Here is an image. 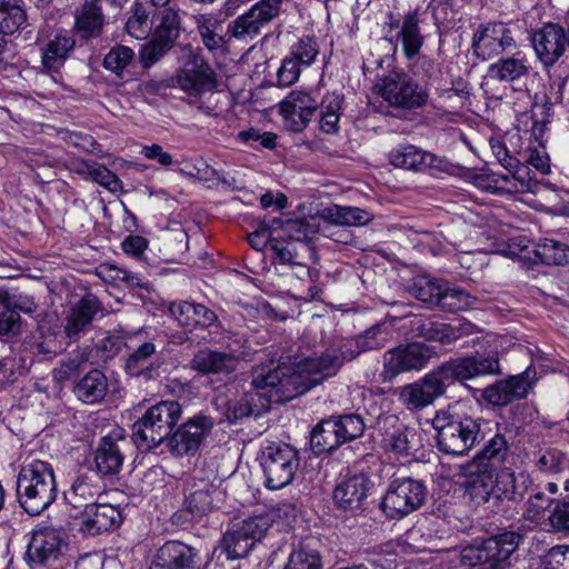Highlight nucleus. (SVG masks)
<instances>
[{
    "label": "nucleus",
    "instance_id": "nucleus-27",
    "mask_svg": "<svg viewBox=\"0 0 569 569\" xmlns=\"http://www.w3.org/2000/svg\"><path fill=\"white\" fill-rule=\"evenodd\" d=\"M163 361L157 356V347L147 341L136 348L124 363V371L132 378H139L143 382L154 381L160 378V368Z\"/></svg>",
    "mask_w": 569,
    "mask_h": 569
},
{
    "label": "nucleus",
    "instance_id": "nucleus-14",
    "mask_svg": "<svg viewBox=\"0 0 569 569\" xmlns=\"http://www.w3.org/2000/svg\"><path fill=\"white\" fill-rule=\"evenodd\" d=\"M379 93L389 106L413 110L427 104L429 93L410 74L391 72L381 79Z\"/></svg>",
    "mask_w": 569,
    "mask_h": 569
},
{
    "label": "nucleus",
    "instance_id": "nucleus-20",
    "mask_svg": "<svg viewBox=\"0 0 569 569\" xmlns=\"http://www.w3.org/2000/svg\"><path fill=\"white\" fill-rule=\"evenodd\" d=\"M200 551L180 540L166 541L152 557L149 569H200Z\"/></svg>",
    "mask_w": 569,
    "mask_h": 569
},
{
    "label": "nucleus",
    "instance_id": "nucleus-21",
    "mask_svg": "<svg viewBox=\"0 0 569 569\" xmlns=\"http://www.w3.org/2000/svg\"><path fill=\"white\" fill-rule=\"evenodd\" d=\"M280 113L286 126L293 132H301L319 108L317 97L307 91H291L280 102Z\"/></svg>",
    "mask_w": 569,
    "mask_h": 569
},
{
    "label": "nucleus",
    "instance_id": "nucleus-40",
    "mask_svg": "<svg viewBox=\"0 0 569 569\" xmlns=\"http://www.w3.org/2000/svg\"><path fill=\"white\" fill-rule=\"evenodd\" d=\"M489 76L492 79L512 82L525 77L529 72V66L526 57L517 52L508 58H501L489 67Z\"/></svg>",
    "mask_w": 569,
    "mask_h": 569
},
{
    "label": "nucleus",
    "instance_id": "nucleus-38",
    "mask_svg": "<svg viewBox=\"0 0 569 569\" xmlns=\"http://www.w3.org/2000/svg\"><path fill=\"white\" fill-rule=\"evenodd\" d=\"M552 102L547 96H543L542 103L539 106L540 109V118L537 117V113L533 109L529 112H523L517 119L518 128L523 130L525 133H529V140L533 139L535 142H539L541 144L542 138L546 134L547 126L550 122V118L552 117ZM535 108H538V104H535Z\"/></svg>",
    "mask_w": 569,
    "mask_h": 569
},
{
    "label": "nucleus",
    "instance_id": "nucleus-59",
    "mask_svg": "<svg viewBox=\"0 0 569 569\" xmlns=\"http://www.w3.org/2000/svg\"><path fill=\"white\" fill-rule=\"evenodd\" d=\"M171 49L152 38L141 46L139 50V60L144 69L151 68L160 61Z\"/></svg>",
    "mask_w": 569,
    "mask_h": 569
},
{
    "label": "nucleus",
    "instance_id": "nucleus-11",
    "mask_svg": "<svg viewBox=\"0 0 569 569\" xmlns=\"http://www.w3.org/2000/svg\"><path fill=\"white\" fill-rule=\"evenodd\" d=\"M377 430L381 436V447L398 459L410 461L423 447L420 431L395 415L378 417Z\"/></svg>",
    "mask_w": 569,
    "mask_h": 569
},
{
    "label": "nucleus",
    "instance_id": "nucleus-3",
    "mask_svg": "<svg viewBox=\"0 0 569 569\" xmlns=\"http://www.w3.org/2000/svg\"><path fill=\"white\" fill-rule=\"evenodd\" d=\"M499 356L495 351L475 352L450 358L419 380L398 389V399L408 410L423 409L443 396L455 382L501 375Z\"/></svg>",
    "mask_w": 569,
    "mask_h": 569
},
{
    "label": "nucleus",
    "instance_id": "nucleus-39",
    "mask_svg": "<svg viewBox=\"0 0 569 569\" xmlns=\"http://www.w3.org/2000/svg\"><path fill=\"white\" fill-rule=\"evenodd\" d=\"M266 26L261 18L250 8L228 23L227 36L228 39L248 43L260 36L262 28Z\"/></svg>",
    "mask_w": 569,
    "mask_h": 569
},
{
    "label": "nucleus",
    "instance_id": "nucleus-52",
    "mask_svg": "<svg viewBox=\"0 0 569 569\" xmlns=\"http://www.w3.org/2000/svg\"><path fill=\"white\" fill-rule=\"evenodd\" d=\"M331 419L336 425L342 445L360 438L365 432L366 423L363 418L358 413L332 416Z\"/></svg>",
    "mask_w": 569,
    "mask_h": 569
},
{
    "label": "nucleus",
    "instance_id": "nucleus-10",
    "mask_svg": "<svg viewBox=\"0 0 569 569\" xmlns=\"http://www.w3.org/2000/svg\"><path fill=\"white\" fill-rule=\"evenodd\" d=\"M300 465L296 448L283 442H271L261 449L260 466L264 476V486L279 490L290 485Z\"/></svg>",
    "mask_w": 569,
    "mask_h": 569
},
{
    "label": "nucleus",
    "instance_id": "nucleus-35",
    "mask_svg": "<svg viewBox=\"0 0 569 569\" xmlns=\"http://www.w3.org/2000/svg\"><path fill=\"white\" fill-rule=\"evenodd\" d=\"M108 392V379L99 369H92L74 381L73 396L86 405L100 403Z\"/></svg>",
    "mask_w": 569,
    "mask_h": 569
},
{
    "label": "nucleus",
    "instance_id": "nucleus-6",
    "mask_svg": "<svg viewBox=\"0 0 569 569\" xmlns=\"http://www.w3.org/2000/svg\"><path fill=\"white\" fill-rule=\"evenodd\" d=\"M17 499L30 516H38L57 499L58 488L53 468L42 460L24 465L18 473Z\"/></svg>",
    "mask_w": 569,
    "mask_h": 569
},
{
    "label": "nucleus",
    "instance_id": "nucleus-50",
    "mask_svg": "<svg viewBox=\"0 0 569 569\" xmlns=\"http://www.w3.org/2000/svg\"><path fill=\"white\" fill-rule=\"evenodd\" d=\"M23 0H0V34H12L24 23Z\"/></svg>",
    "mask_w": 569,
    "mask_h": 569
},
{
    "label": "nucleus",
    "instance_id": "nucleus-54",
    "mask_svg": "<svg viewBox=\"0 0 569 569\" xmlns=\"http://www.w3.org/2000/svg\"><path fill=\"white\" fill-rule=\"evenodd\" d=\"M273 259L280 264H288L292 268H300L303 274H311V269L299 260L296 243L292 241L278 240L271 242Z\"/></svg>",
    "mask_w": 569,
    "mask_h": 569
},
{
    "label": "nucleus",
    "instance_id": "nucleus-53",
    "mask_svg": "<svg viewBox=\"0 0 569 569\" xmlns=\"http://www.w3.org/2000/svg\"><path fill=\"white\" fill-rule=\"evenodd\" d=\"M545 141L543 137L541 144L537 142V147L530 144L525 150L517 151L515 166L527 162L540 173H548L550 171V159L545 148Z\"/></svg>",
    "mask_w": 569,
    "mask_h": 569
},
{
    "label": "nucleus",
    "instance_id": "nucleus-58",
    "mask_svg": "<svg viewBox=\"0 0 569 569\" xmlns=\"http://www.w3.org/2000/svg\"><path fill=\"white\" fill-rule=\"evenodd\" d=\"M284 569H322V559L317 550L300 545L290 553Z\"/></svg>",
    "mask_w": 569,
    "mask_h": 569
},
{
    "label": "nucleus",
    "instance_id": "nucleus-22",
    "mask_svg": "<svg viewBox=\"0 0 569 569\" xmlns=\"http://www.w3.org/2000/svg\"><path fill=\"white\" fill-rule=\"evenodd\" d=\"M532 46L545 67H552L565 53L567 31L558 23H546L532 34Z\"/></svg>",
    "mask_w": 569,
    "mask_h": 569
},
{
    "label": "nucleus",
    "instance_id": "nucleus-12",
    "mask_svg": "<svg viewBox=\"0 0 569 569\" xmlns=\"http://www.w3.org/2000/svg\"><path fill=\"white\" fill-rule=\"evenodd\" d=\"M426 497L427 488L422 481L397 478L390 481L380 509L388 519H402L418 510L425 503Z\"/></svg>",
    "mask_w": 569,
    "mask_h": 569
},
{
    "label": "nucleus",
    "instance_id": "nucleus-24",
    "mask_svg": "<svg viewBox=\"0 0 569 569\" xmlns=\"http://www.w3.org/2000/svg\"><path fill=\"white\" fill-rule=\"evenodd\" d=\"M102 0H83L73 12L72 31L81 41L100 38L108 21L102 10Z\"/></svg>",
    "mask_w": 569,
    "mask_h": 569
},
{
    "label": "nucleus",
    "instance_id": "nucleus-13",
    "mask_svg": "<svg viewBox=\"0 0 569 569\" xmlns=\"http://www.w3.org/2000/svg\"><path fill=\"white\" fill-rule=\"evenodd\" d=\"M392 318H405L406 322L401 325L405 335L412 338H420L430 342L440 345H451L460 338L472 333L470 322L452 325L435 320L430 317L406 313L402 317L391 316Z\"/></svg>",
    "mask_w": 569,
    "mask_h": 569
},
{
    "label": "nucleus",
    "instance_id": "nucleus-23",
    "mask_svg": "<svg viewBox=\"0 0 569 569\" xmlns=\"http://www.w3.org/2000/svg\"><path fill=\"white\" fill-rule=\"evenodd\" d=\"M102 303L98 297L91 292L86 293L74 303L63 326L66 337L70 342H77L86 335L92 325L94 317L102 312Z\"/></svg>",
    "mask_w": 569,
    "mask_h": 569
},
{
    "label": "nucleus",
    "instance_id": "nucleus-64",
    "mask_svg": "<svg viewBox=\"0 0 569 569\" xmlns=\"http://www.w3.org/2000/svg\"><path fill=\"white\" fill-rule=\"evenodd\" d=\"M543 569H569V546L551 548L545 556Z\"/></svg>",
    "mask_w": 569,
    "mask_h": 569
},
{
    "label": "nucleus",
    "instance_id": "nucleus-49",
    "mask_svg": "<svg viewBox=\"0 0 569 569\" xmlns=\"http://www.w3.org/2000/svg\"><path fill=\"white\" fill-rule=\"evenodd\" d=\"M323 217L331 223L341 226H365L373 216L358 207L332 206L323 210Z\"/></svg>",
    "mask_w": 569,
    "mask_h": 569
},
{
    "label": "nucleus",
    "instance_id": "nucleus-62",
    "mask_svg": "<svg viewBox=\"0 0 569 569\" xmlns=\"http://www.w3.org/2000/svg\"><path fill=\"white\" fill-rule=\"evenodd\" d=\"M90 179L113 193L118 192L122 188V182L117 174L101 163L96 162L92 167Z\"/></svg>",
    "mask_w": 569,
    "mask_h": 569
},
{
    "label": "nucleus",
    "instance_id": "nucleus-26",
    "mask_svg": "<svg viewBox=\"0 0 569 569\" xmlns=\"http://www.w3.org/2000/svg\"><path fill=\"white\" fill-rule=\"evenodd\" d=\"M80 531L86 536H98L118 528L123 516L119 506L94 502L81 512Z\"/></svg>",
    "mask_w": 569,
    "mask_h": 569
},
{
    "label": "nucleus",
    "instance_id": "nucleus-43",
    "mask_svg": "<svg viewBox=\"0 0 569 569\" xmlns=\"http://www.w3.org/2000/svg\"><path fill=\"white\" fill-rule=\"evenodd\" d=\"M98 495V488L92 483L90 477L80 475L74 479L70 489L64 492V499L72 508L87 510L96 502Z\"/></svg>",
    "mask_w": 569,
    "mask_h": 569
},
{
    "label": "nucleus",
    "instance_id": "nucleus-8",
    "mask_svg": "<svg viewBox=\"0 0 569 569\" xmlns=\"http://www.w3.org/2000/svg\"><path fill=\"white\" fill-rule=\"evenodd\" d=\"M181 412L180 403L174 400L160 401L150 407L132 425L131 437L137 448L147 451L167 443Z\"/></svg>",
    "mask_w": 569,
    "mask_h": 569
},
{
    "label": "nucleus",
    "instance_id": "nucleus-37",
    "mask_svg": "<svg viewBox=\"0 0 569 569\" xmlns=\"http://www.w3.org/2000/svg\"><path fill=\"white\" fill-rule=\"evenodd\" d=\"M197 30L203 46L211 52L223 50L231 41L227 30L223 31L222 21L212 13H202L194 18Z\"/></svg>",
    "mask_w": 569,
    "mask_h": 569
},
{
    "label": "nucleus",
    "instance_id": "nucleus-34",
    "mask_svg": "<svg viewBox=\"0 0 569 569\" xmlns=\"http://www.w3.org/2000/svg\"><path fill=\"white\" fill-rule=\"evenodd\" d=\"M221 496L218 487L207 480L194 482L184 497V511L194 518H201L214 508V501Z\"/></svg>",
    "mask_w": 569,
    "mask_h": 569
},
{
    "label": "nucleus",
    "instance_id": "nucleus-46",
    "mask_svg": "<svg viewBox=\"0 0 569 569\" xmlns=\"http://www.w3.org/2000/svg\"><path fill=\"white\" fill-rule=\"evenodd\" d=\"M181 30L180 14L171 8H166L160 12L159 23L151 37L172 49L180 37Z\"/></svg>",
    "mask_w": 569,
    "mask_h": 569
},
{
    "label": "nucleus",
    "instance_id": "nucleus-7",
    "mask_svg": "<svg viewBox=\"0 0 569 569\" xmlns=\"http://www.w3.org/2000/svg\"><path fill=\"white\" fill-rule=\"evenodd\" d=\"M522 540L523 535L519 530H503L462 548L460 565L481 566L482 569H511V558Z\"/></svg>",
    "mask_w": 569,
    "mask_h": 569
},
{
    "label": "nucleus",
    "instance_id": "nucleus-36",
    "mask_svg": "<svg viewBox=\"0 0 569 569\" xmlns=\"http://www.w3.org/2000/svg\"><path fill=\"white\" fill-rule=\"evenodd\" d=\"M396 38L397 41L401 42L402 52L407 60L411 61L420 53L425 37L421 32L418 10H410L403 16Z\"/></svg>",
    "mask_w": 569,
    "mask_h": 569
},
{
    "label": "nucleus",
    "instance_id": "nucleus-4",
    "mask_svg": "<svg viewBox=\"0 0 569 569\" xmlns=\"http://www.w3.org/2000/svg\"><path fill=\"white\" fill-rule=\"evenodd\" d=\"M481 418H475L461 410L460 406L437 411L431 420L436 430L438 449L451 456H465L485 439Z\"/></svg>",
    "mask_w": 569,
    "mask_h": 569
},
{
    "label": "nucleus",
    "instance_id": "nucleus-41",
    "mask_svg": "<svg viewBox=\"0 0 569 569\" xmlns=\"http://www.w3.org/2000/svg\"><path fill=\"white\" fill-rule=\"evenodd\" d=\"M260 395L246 392L242 396L230 399L224 403V417L229 423H236L251 416L259 417L263 406H259Z\"/></svg>",
    "mask_w": 569,
    "mask_h": 569
},
{
    "label": "nucleus",
    "instance_id": "nucleus-60",
    "mask_svg": "<svg viewBox=\"0 0 569 569\" xmlns=\"http://www.w3.org/2000/svg\"><path fill=\"white\" fill-rule=\"evenodd\" d=\"M283 231L290 238V241L300 242L313 236L317 228L306 219H289L286 220Z\"/></svg>",
    "mask_w": 569,
    "mask_h": 569
},
{
    "label": "nucleus",
    "instance_id": "nucleus-42",
    "mask_svg": "<svg viewBox=\"0 0 569 569\" xmlns=\"http://www.w3.org/2000/svg\"><path fill=\"white\" fill-rule=\"evenodd\" d=\"M12 311L32 315L37 310L33 297L0 280V311Z\"/></svg>",
    "mask_w": 569,
    "mask_h": 569
},
{
    "label": "nucleus",
    "instance_id": "nucleus-56",
    "mask_svg": "<svg viewBox=\"0 0 569 569\" xmlns=\"http://www.w3.org/2000/svg\"><path fill=\"white\" fill-rule=\"evenodd\" d=\"M319 51L320 47L316 37L307 34L290 47L289 54L303 68H308L316 61Z\"/></svg>",
    "mask_w": 569,
    "mask_h": 569
},
{
    "label": "nucleus",
    "instance_id": "nucleus-55",
    "mask_svg": "<svg viewBox=\"0 0 569 569\" xmlns=\"http://www.w3.org/2000/svg\"><path fill=\"white\" fill-rule=\"evenodd\" d=\"M441 286V280L430 279L428 277H418L409 287V292L416 299L425 303H428L431 307H436L439 299Z\"/></svg>",
    "mask_w": 569,
    "mask_h": 569
},
{
    "label": "nucleus",
    "instance_id": "nucleus-16",
    "mask_svg": "<svg viewBox=\"0 0 569 569\" xmlns=\"http://www.w3.org/2000/svg\"><path fill=\"white\" fill-rule=\"evenodd\" d=\"M435 355L432 347L417 341L390 349L383 355L381 379L390 382L402 372L422 370Z\"/></svg>",
    "mask_w": 569,
    "mask_h": 569
},
{
    "label": "nucleus",
    "instance_id": "nucleus-19",
    "mask_svg": "<svg viewBox=\"0 0 569 569\" xmlns=\"http://www.w3.org/2000/svg\"><path fill=\"white\" fill-rule=\"evenodd\" d=\"M516 47L511 29L503 22H488L480 24L472 37L475 54L489 60Z\"/></svg>",
    "mask_w": 569,
    "mask_h": 569
},
{
    "label": "nucleus",
    "instance_id": "nucleus-57",
    "mask_svg": "<svg viewBox=\"0 0 569 569\" xmlns=\"http://www.w3.org/2000/svg\"><path fill=\"white\" fill-rule=\"evenodd\" d=\"M96 274L110 284L127 283L131 287H141V279L131 271L111 263H101L96 268Z\"/></svg>",
    "mask_w": 569,
    "mask_h": 569
},
{
    "label": "nucleus",
    "instance_id": "nucleus-25",
    "mask_svg": "<svg viewBox=\"0 0 569 569\" xmlns=\"http://www.w3.org/2000/svg\"><path fill=\"white\" fill-rule=\"evenodd\" d=\"M238 349L229 351L202 348L198 350L190 361V368L201 375H230L236 371L240 355Z\"/></svg>",
    "mask_w": 569,
    "mask_h": 569
},
{
    "label": "nucleus",
    "instance_id": "nucleus-32",
    "mask_svg": "<svg viewBox=\"0 0 569 569\" xmlns=\"http://www.w3.org/2000/svg\"><path fill=\"white\" fill-rule=\"evenodd\" d=\"M389 339L390 330L385 323L379 322L356 337L342 339L341 342L345 353L352 361L363 352L383 348Z\"/></svg>",
    "mask_w": 569,
    "mask_h": 569
},
{
    "label": "nucleus",
    "instance_id": "nucleus-18",
    "mask_svg": "<svg viewBox=\"0 0 569 569\" xmlns=\"http://www.w3.org/2000/svg\"><path fill=\"white\" fill-rule=\"evenodd\" d=\"M62 546L61 531L51 527L38 528L31 532L26 561L31 569L49 567L60 558Z\"/></svg>",
    "mask_w": 569,
    "mask_h": 569
},
{
    "label": "nucleus",
    "instance_id": "nucleus-63",
    "mask_svg": "<svg viewBox=\"0 0 569 569\" xmlns=\"http://www.w3.org/2000/svg\"><path fill=\"white\" fill-rule=\"evenodd\" d=\"M303 67L288 54L277 72V82L279 87H290L298 79Z\"/></svg>",
    "mask_w": 569,
    "mask_h": 569
},
{
    "label": "nucleus",
    "instance_id": "nucleus-29",
    "mask_svg": "<svg viewBox=\"0 0 569 569\" xmlns=\"http://www.w3.org/2000/svg\"><path fill=\"white\" fill-rule=\"evenodd\" d=\"M389 162L397 168L423 171L426 169H441L445 160L433 153L423 151L413 144H399L389 154Z\"/></svg>",
    "mask_w": 569,
    "mask_h": 569
},
{
    "label": "nucleus",
    "instance_id": "nucleus-33",
    "mask_svg": "<svg viewBox=\"0 0 569 569\" xmlns=\"http://www.w3.org/2000/svg\"><path fill=\"white\" fill-rule=\"evenodd\" d=\"M76 48L74 36L70 31L57 32L41 49V62L48 71H59Z\"/></svg>",
    "mask_w": 569,
    "mask_h": 569
},
{
    "label": "nucleus",
    "instance_id": "nucleus-47",
    "mask_svg": "<svg viewBox=\"0 0 569 569\" xmlns=\"http://www.w3.org/2000/svg\"><path fill=\"white\" fill-rule=\"evenodd\" d=\"M535 262L548 266H566L569 263V249L563 241L541 239L533 249Z\"/></svg>",
    "mask_w": 569,
    "mask_h": 569
},
{
    "label": "nucleus",
    "instance_id": "nucleus-9",
    "mask_svg": "<svg viewBox=\"0 0 569 569\" xmlns=\"http://www.w3.org/2000/svg\"><path fill=\"white\" fill-rule=\"evenodd\" d=\"M273 519L268 513L248 517L232 522L219 542V549L227 559L236 560L249 555L253 546L261 541L272 526Z\"/></svg>",
    "mask_w": 569,
    "mask_h": 569
},
{
    "label": "nucleus",
    "instance_id": "nucleus-48",
    "mask_svg": "<svg viewBox=\"0 0 569 569\" xmlns=\"http://www.w3.org/2000/svg\"><path fill=\"white\" fill-rule=\"evenodd\" d=\"M150 14V7L146 1L134 0L131 7V16L126 22L127 32L138 40L147 39L152 30Z\"/></svg>",
    "mask_w": 569,
    "mask_h": 569
},
{
    "label": "nucleus",
    "instance_id": "nucleus-61",
    "mask_svg": "<svg viewBox=\"0 0 569 569\" xmlns=\"http://www.w3.org/2000/svg\"><path fill=\"white\" fill-rule=\"evenodd\" d=\"M413 73L421 76L426 84L439 78L441 74L440 66L430 57L418 53L413 60Z\"/></svg>",
    "mask_w": 569,
    "mask_h": 569
},
{
    "label": "nucleus",
    "instance_id": "nucleus-30",
    "mask_svg": "<svg viewBox=\"0 0 569 569\" xmlns=\"http://www.w3.org/2000/svg\"><path fill=\"white\" fill-rule=\"evenodd\" d=\"M123 445L124 439L114 438L112 435L102 437L98 441L93 451V462L98 473L112 477L120 472L124 461Z\"/></svg>",
    "mask_w": 569,
    "mask_h": 569
},
{
    "label": "nucleus",
    "instance_id": "nucleus-5",
    "mask_svg": "<svg viewBox=\"0 0 569 569\" xmlns=\"http://www.w3.org/2000/svg\"><path fill=\"white\" fill-rule=\"evenodd\" d=\"M173 87L187 93V103L199 112L209 116H218V100L216 90L218 77L207 60L194 52H190L183 66L177 70L172 78Z\"/></svg>",
    "mask_w": 569,
    "mask_h": 569
},
{
    "label": "nucleus",
    "instance_id": "nucleus-28",
    "mask_svg": "<svg viewBox=\"0 0 569 569\" xmlns=\"http://www.w3.org/2000/svg\"><path fill=\"white\" fill-rule=\"evenodd\" d=\"M372 482L365 473H357L342 480L333 490V500L339 509L359 512L363 509Z\"/></svg>",
    "mask_w": 569,
    "mask_h": 569
},
{
    "label": "nucleus",
    "instance_id": "nucleus-17",
    "mask_svg": "<svg viewBox=\"0 0 569 569\" xmlns=\"http://www.w3.org/2000/svg\"><path fill=\"white\" fill-rule=\"evenodd\" d=\"M537 380L536 369L528 367L519 375L509 376L486 387L481 390V398L495 407H505L515 400L525 399Z\"/></svg>",
    "mask_w": 569,
    "mask_h": 569
},
{
    "label": "nucleus",
    "instance_id": "nucleus-2",
    "mask_svg": "<svg viewBox=\"0 0 569 569\" xmlns=\"http://www.w3.org/2000/svg\"><path fill=\"white\" fill-rule=\"evenodd\" d=\"M340 341L320 356L308 357L295 366L287 363H261L251 371V385L256 390H263L269 402L290 401L313 387L337 375L343 363L349 362Z\"/></svg>",
    "mask_w": 569,
    "mask_h": 569
},
{
    "label": "nucleus",
    "instance_id": "nucleus-1",
    "mask_svg": "<svg viewBox=\"0 0 569 569\" xmlns=\"http://www.w3.org/2000/svg\"><path fill=\"white\" fill-rule=\"evenodd\" d=\"M510 453L509 440L497 432L475 456L479 467L478 475L469 481L468 490L477 505H487V509L506 518H513L517 505L529 492L531 481L525 473L516 475L508 468L501 469L492 479V469L502 465Z\"/></svg>",
    "mask_w": 569,
    "mask_h": 569
},
{
    "label": "nucleus",
    "instance_id": "nucleus-15",
    "mask_svg": "<svg viewBox=\"0 0 569 569\" xmlns=\"http://www.w3.org/2000/svg\"><path fill=\"white\" fill-rule=\"evenodd\" d=\"M216 419L200 411L181 423L167 439V448L174 457L193 456L211 435Z\"/></svg>",
    "mask_w": 569,
    "mask_h": 569
},
{
    "label": "nucleus",
    "instance_id": "nucleus-45",
    "mask_svg": "<svg viewBox=\"0 0 569 569\" xmlns=\"http://www.w3.org/2000/svg\"><path fill=\"white\" fill-rule=\"evenodd\" d=\"M476 301L465 289L442 281L436 307L446 312H458L471 308Z\"/></svg>",
    "mask_w": 569,
    "mask_h": 569
},
{
    "label": "nucleus",
    "instance_id": "nucleus-44",
    "mask_svg": "<svg viewBox=\"0 0 569 569\" xmlns=\"http://www.w3.org/2000/svg\"><path fill=\"white\" fill-rule=\"evenodd\" d=\"M341 440L339 439L336 425L330 418L320 421L311 431L310 447L316 455L331 452L340 447Z\"/></svg>",
    "mask_w": 569,
    "mask_h": 569
},
{
    "label": "nucleus",
    "instance_id": "nucleus-31",
    "mask_svg": "<svg viewBox=\"0 0 569 569\" xmlns=\"http://www.w3.org/2000/svg\"><path fill=\"white\" fill-rule=\"evenodd\" d=\"M169 312L181 327L190 330L207 329L218 320L216 312L207 306L189 301L172 302Z\"/></svg>",
    "mask_w": 569,
    "mask_h": 569
},
{
    "label": "nucleus",
    "instance_id": "nucleus-51",
    "mask_svg": "<svg viewBox=\"0 0 569 569\" xmlns=\"http://www.w3.org/2000/svg\"><path fill=\"white\" fill-rule=\"evenodd\" d=\"M136 53L133 49L123 44L113 46L104 56L102 67L122 78L126 69L133 62Z\"/></svg>",
    "mask_w": 569,
    "mask_h": 569
}]
</instances>
